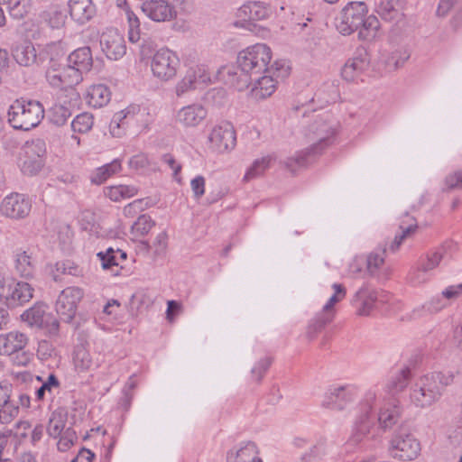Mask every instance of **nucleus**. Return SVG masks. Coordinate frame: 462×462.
Returning a JSON list of instances; mask_svg holds the SVG:
<instances>
[{
    "label": "nucleus",
    "mask_w": 462,
    "mask_h": 462,
    "mask_svg": "<svg viewBox=\"0 0 462 462\" xmlns=\"http://www.w3.org/2000/svg\"><path fill=\"white\" fill-rule=\"evenodd\" d=\"M332 289L334 290V294L328 299L310 325V328H312L315 332L320 331L326 325L333 320L335 316V304L341 301L346 297V290L342 284L333 283Z\"/></svg>",
    "instance_id": "17"
},
{
    "label": "nucleus",
    "mask_w": 462,
    "mask_h": 462,
    "mask_svg": "<svg viewBox=\"0 0 462 462\" xmlns=\"http://www.w3.org/2000/svg\"><path fill=\"white\" fill-rule=\"evenodd\" d=\"M211 81L208 67L196 65L189 67L184 77L177 82L174 90L177 97H181L196 88L198 82L208 83Z\"/></svg>",
    "instance_id": "18"
},
{
    "label": "nucleus",
    "mask_w": 462,
    "mask_h": 462,
    "mask_svg": "<svg viewBox=\"0 0 462 462\" xmlns=\"http://www.w3.org/2000/svg\"><path fill=\"white\" fill-rule=\"evenodd\" d=\"M440 253L428 254L424 258L418 261L416 267L410 273V281L413 285H418L428 282L430 279V273L441 262Z\"/></svg>",
    "instance_id": "22"
},
{
    "label": "nucleus",
    "mask_w": 462,
    "mask_h": 462,
    "mask_svg": "<svg viewBox=\"0 0 462 462\" xmlns=\"http://www.w3.org/2000/svg\"><path fill=\"white\" fill-rule=\"evenodd\" d=\"M446 302L449 304L450 301L458 299L462 295V282L459 284L448 286L441 291Z\"/></svg>",
    "instance_id": "61"
},
{
    "label": "nucleus",
    "mask_w": 462,
    "mask_h": 462,
    "mask_svg": "<svg viewBox=\"0 0 462 462\" xmlns=\"http://www.w3.org/2000/svg\"><path fill=\"white\" fill-rule=\"evenodd\" d=\"M33 296V288L26 282H13L8 284L0 297L5 299V304L15 308L28 302Z\"/></svg>",
    "instance_id": "20"
},
{
    "label": "nucleus",
    "mask_w": 462,
    "mask_h": 462,
    "mask_svg": "<svg viewBox=\"0 0 462 462\" xmlns=\"http://www.w3.org/2000/svg\"><path fill=\"white\" fill-rule=\"evenodd\" d=\"M359 388L356 384H333L324 393L321 406L336 411L346 410L356 400Z\"/></svg>",
    "instance_id": "8"
},
{
    "label": "nucleus",
    "mask_w": 462,
    "mask_h": 462,
    "mask_svg": "<svg viewBox=\"0 0 462 462\" xmlns=\"http://www.w3.org/2000/svg\"><path fill=\"white\" fill-rule=\"evenodd\" d=\"M72 361L76 371L87 372L99 366L85 345H77L73 351Z\"/></svg>",
    "instance_id": "35"
},
{
    "label": "nucleus",
    "mask_w": 462,
    "mask_h": 462,
    "mask_svg": "<svg viewBox=\"0 0 462 462\" xmlns=\"http://www.w3.org/2000/svg\"><path fill=\"white\" fill-rule=\"evenodd\" d=\"M121 161L116 159L109 163L98 167L91 176V181L96 184H101L108 178L121 171Z\"/></svg>",
    "instance_id": "44"
},
{
    "label": "nucleus",
    "mask_w": 462,
    "mask_h": 462,
    "mask_svg": "<svg viewBox=\"0 0 462 462\" xmlns=\"http://www.w3.org/2000/svg\"><path fill=\"white\" fill-rule=\"evenodd\" d=\"M87 98L89 106L96 108L102 107L110 101L111 93L103 84L94 85L88 88Z\"/></svg>",
    "instance_id": "40"
},
{
    "label": "nucleus",
    "mask_w": 462,
    "mask_h": 462,
    "mask_svg": "<svg viewBox=\"0 0 462 462\" xmlns=\"http://www.w3.org/2000/svg\"><path fill=\"white\" fill-rule=\"evenodd\" d=\"M104 193L111 200L119 201L134 197L137 193V189L134 186L116 185L106 187Z\"/></svg>",
    "instance_id": "45"
},
{
    "label": "nucleus",
    "mask_w": 462,
    "mask_h": 462,
    "mask_svg": "<svg viewBox=\"0 0 462 462\" xmlns=\"http://www.w3.org/2000/svg\"><path fill=\"white\" fill-rule=\"evenodd\" d=\"M69 13L78 24H85L96 14V6L92 0H69Z\"/></svg>",
    "instance_id": "28"
},
{
    "label": "nucleus",
    "mask_w": 462,
    "mask_h": 462,
    "mask_svg": "<svg viewBox=\"0 0 462 462\" xmlns=\"http://www.w3.org/2000/svg\"><path fill=\"white\" fill-rule=\"evenodd\" d=\"M155 222L148 215H141L131 226V235L138 239L146 236L154 226Z\"/></svg>",
    "instance_id": "50"
},
{
    "label": "nucleus",
    "mask_w": 462,
    "mask_h": 462,
    "mask_svg": "<svg viewBox=\"0 0 462 462\" xmlns=\"http://www.w3.org/2000/svg\"><path fill=\"white\" fill-rule=\"evenodd\" d=\"M145 115L144 111L141 112L140 108L135 106L128 107L125 110L116 113L109 125L110 134L114 137H121L125 134L126 126L134 116H136V120H138L139 117H143Z\"/></svg>",
    "instance_id": "26"
},
{
    "label": "nucleus",
    "mask_w": 462,
    "mask_h": 462,
    "mask_svg": "<svg viewBox=\"0 0 462 462\" xmlns=\"http://www.w3.org/2000/svg\"><path fill=\"white\" fill-rule=\"evenodd\" d=\"M5 5L10 15L15 19L23 18L30 11L29 0H0Z\"/></svg>",
    "instance_id": "48"
},
{
    "label": "nucleus",
    "mask_w": 462,
    "mask_h": 462,
    "mask_svg": "<svg viewBox=\"0 0 462 462\" xmlns=\"http://www.w3.org/2000/svg\"><path fill=\"white\" fill-rule=\"evenodd\" d=\"M60 386V382L58 378L54 374H50L45 382L42 383V385L35 390V397L37 401H42L44 399L46 393L50 394L52 393L54 389H58Z\"/></svg>",
    "instance_id": "55"
},
{
    "label": "nucleus",
    "mask_w": 462,
    "mask_h": 462,
    "mask_svg": "<svg viewBox=\"0 0 462 462\" xmlns=\"http://www.w3.org/2000/svg\"><path fill=\"white\" fill-rule=\"evenodd\" d=\"M383 397L381 389L377 386H373L367 389L361 400L358 402V414L366 415L367 417H373V412L376 409L379 410L380 406L387 402Z\"/></svg>",
    "instance_id": "27"
},
{
    "label": "nucleus",
    "mask_w": 462,
    "mask_h": 462,
    "mask_svg": "<svg viewBox=\"0 0 462 462\" xmlns=\"http://www.w3.org/2000/svg\"><path fill=\"white\" fill-rule=\"evenodd\" d=\"M448 306V303L446 302V300L443 298L442 294H438L431 297L429 300H427L421 306L415 308L411 312L412 319H418L423 316L425 313H437L441 310L445 309Z\"/></svg>",
    "instance_id": "39"
},
{
    "label": "nucleus",
    "mask_w": 462,
    "mask_h": 462,
    "mask_svg": "<svg viewBox=\"0 0 462 462\" xmlns=\"http://www.w3.org/2000/svg\"><path fill=\"white\" fill-rule=\"evenodd\" d=\"M8 122L17 130L29 131L44 117V108L36 100L16 99L8 108Z\"/></svg>",
    "instance_id": "4"
},
{
    "label": "nucleus",
    "mask_w": 462,
    "mask_h": 462,
    "mask_svg": "<svg viewBox=\"0 0 462 462\" xmlns=\"http://www.w3.org/2000/svg\"><path fill=\"white\" fill-rule=\"evenodd\" d=\"M142 12L152 21L162 23L176 16L174 6L167 0H146L142 3Z\"/></svg>",
    "instance_id": "21"
},
{
    "label": "nucleus",
    "mask_w": 462,
    "mask_h": 462,
    "mask_svg": "<svg viewBox=\"0 0 462 462\" xmlns=\"http://www.w3.org/2000/svg\"><path fill=\"white\" fill-rule=\"evenodd\" d=\"M367 13L368 8L365 2H349L337 18V29L343 35H349L359 30V38L374 39L380 27V23L376 16H367Z\"/></svg>",
    "instance_id": "2"
},
{
    "label": "nucleus",
    "mask_w": 462,
    "mask_h": 462,
    "mask_svg": "<svg viewBox=\"0 0 462 462\" xmlns=\"http://www.w3.org/2000/svg\"><path fill=\"white\" fill-rule=\"evenodd\" d=\"M22 319L31 328H41L50 337H56L60 331V322L48 311L44 303H36L21 315Z\"/></svg>",
    "instance_id": "10"
},
{
    "label": "nucleus",
    "mask_w": 462,
    "mask_h": 462,
    "mask_svg": "<svg viewBox=\"0 0 462 462\" xmlns=\"http://www.w3.org/2000/svg\"><path fill=\"white\" fill-rule=\"evenodd\" d=\"M393 456L402 461L416 459L421 450L420 441L411 433H397L391 440Z\"/></svg>",
    "instance_id": "13"
},
{
    "label": "nucleus",
    "mask_w": 462,
    "mask_h": 462,
    "mask_svg": "<svg viewBox=\"0 0 462 462\" xmlns=\"http://www.w3.org/2000/svg\"><path fill=\"white\" fill-rule=\"evenodd\" d=\"M210 148L217 152H225L235 148L236 136L234 126L228 122L216 125L209 134Z\"/></svg>",
    "instance_id": "15"
},
{
    "label": "nucleus",
    "mask_w": 462,
    "mask_h": 462,
    "mask_svg": "<svg viewBox=\"0 0 462 462\" xmlns=\"http://www.w3.org/2000/svg\"><path fill=\"white\" fill-rule=\"evenodd\" d=\"M314 156L313 152L308 147L297 152L295 155L287 158L284 162V166L288 171L294 172L298 169L304 167L310 159Z\"/></svg>",
    "instance_id": "49"
},
{
    "label": "nucleus",
    "mask_w": 462,
    "mask_h": 462,
    "mask_svg": "<svg viewBox=\"0 0 462 462\" xmlns=\"http://www.w3.org/2000/svg\"><path fill=\"white\" fill-rule=\"evenodd\" d=\"M143 200L135 199L124 208L123 213L126 217H134L138 212L143 210Z\"/></svg>",
    "instance_id": "63"
},
{
    "label": "nucleus",
    "mask_w": 462,
    "mask_h": 462,
    "mask_svg": "<svg viewBox=\"0 0 462 462\" xmlns=\"http://www.w3.org/2000/svg\"><path fill=\"white\" fill-rule=\"evenodd\" d=\"M289 69L284 61L276 60L262 75L249 79V85L253 84L252 97L262 100L271 97L276 90L278 79L287 77Z\"/></svg>",
    "instance_id": "6"
},
{
    "label": "nucleus",
    "mask_w": 462,
    "mask_h": 462,
    "mask_svg": "<svg viewBox=\"0 0 462 462\" xmlns=\"http://www.w3.org/2000/svg\"><path fill=\"white\" fill-rule=\"evenodd\" d=\"M452 372H432L417 378L410 387V402L416 408L427 409L438 402L446 388L454 383Z\"/></svg>",
    "instance_id": "3"
},
{
    "label": "nucleus",
    "mask_w": 462,
    "mask_h": 462,
    "mask_svg": "<svg viewBox=\"0 0 462 462\" xmlns=\"http://www.w3.org/2000/svg\"><path fill=\"white\" fill-rule=\"evenodd\" d=\"M94 124L93 116L89 113H82L78 115L71 122V128L73 132L87 133L88 132Z\"/></svg>",
    "instance_id": "54"
},
{
    "label": "nucleus",
    "mask_w": 462,
    "mask_h": 462,
    "mask_svg": "<svg viewBox=\"0 0 462 462\" xmlns=\"http://www.w3.org/2000/svg\"><path fill=\"white\" fill-rule=\"evenodd\" d=\"M270 14L271 9L264 2L253 1L244 4L236 15L243 21H260L267 18Z\"/></svg>",
    "instance_id": "31"
},
{
    "label": "nucleus",
    "mask_w": 462,
    "mask_h": 462,
    "mask_svg": "<svg viewBox=\"0 0 462 462\" xmlns=\"http://www.w3.org/2000/svg\"><path fill=\"white\" fill-rule=\"evenodd\" d=\"M375 12L383 21L399 24L404 20L403 0H380Z\"/></svg>",
    "instance_id": "23"
},
{
    "label": "nucleus",
    "mask_w": 462,
    "mask_h": 462,
    "mask_svg": "<svg viewBox=\"0 0 462 462\" xmlns=\"http://www.w3.org/2000/svg\"><path fill=\"white\" fill-rule=\"evenodd\" d=\"M336 122L328 114L318 115L305 129V136L311 143L309 147L314 155L321 153L328 148L336 133Z\"/></svg>",
    "instance_id": "5"
},
{
    "label": "nucleus",
    "mask_w": 462,
    "mask_h": 462,
    "mask_svg": "<svg viewBox=\"0 0 462 462\" xmlns=\"http://www.w3.org/2000/svg\"><path fill=\"white\" fill-rule=\"evenodd\" d=\"M70 116V109L60 104L54 105L49 112L50 121L58 126L63 125Z\"/></svg>",
    "instance_id": "52"
},
{
    "label": "nucleus",
    "mask_w": 462,
    "mask_h": 462,
    "mask_svg": "<svg viewBox=\"0 0 462 462\" xmlns=\"http://www.w3.org/2000/svg\"><path fill=\"white\" fill-rule=\"evenodd\" d=\"M272 364V359L269 357L261 359L252 369V374L256 377L257 381H261L264 373L268 370Z\"/></svg>",
    "instance_id": "62"
},
{
    "label": "nucleus",
    "mask_w": 462,
    "mask_h": 462,
    "mask_svg": "<svg viewBox=\"0 0 462 462\" xmlns=\"http://www.w3.org/2000/svg\"><path fill=\"white\" fill-rule=\"evenodd\" d=\"M410 377L411 370L408 367L394 371L384 384V392L392 396L402 393L407 387Z\"/></svg>",
    "instance_id": "34"
},
{
    "label": "nucleus",
    "mask_w": 462,
    "mask_h": 462,
    "mask_svg": "<svg viewBox=\"0 0 462 462\" xmlns=\"http://www.w3.org/2000/svg\"><path fill=\"white\" fill-rule=\"evenodd\" d=\"M19 413V405L14 399L0 405V423L9 424Z\"/></svg>",
    "instance_id": "53"
},
{
    "label": "nucleus",
    "mask_w": 462,
    "mask_h": 462,
    "mask_svg": "<svg viewBox=\"0 0 462 462\" xmlns=\"http://www.w3.org/2000/svg\"><path fill=\"white\" fill-rule=\"evenodd\" d=\"M28 341V336L18 330L0 334V355L12 356L16 354L14 363L17 365L25 366L30 361L29 356L23 352Z\"/></svg>",
    "instance_id": "12"
},
{
    "label": "nucleus",
    "mask_w": 462,
    "mask_h": 462,
    "mask_svg": "<svg viewBox=\"0 0 462 462\" xmlns=\"http://www.w3.org/2000/svg\"><path fill=\"white\" fill-rule=\"evenodd\" d=\"M116 5L124 12L128 23V39L131 42L136 43L141 39L140 20L131 10L126 0H116Z\"/></svg>",
    "instance_id": "36"
},
{
    "label": "nucleus",
    "mask_w": 462,
    "mask_h": 462,
    "mask_svg": "<svg viewBox=\"0 0 462 462\" xmlns=\"http://www.w3.org/2000/svg\"><path fill=\"white\" fill-rule=\"evenodd\" d=\"M14 269L20 277L30 279L35 272V262L31 254L23 249L14 252Z\"/></svg>",
    "instance_id": "33"
},
{
    "label": "nucleus",
    "mask_w": 462,
    "mask_h": 462,
    "mask_svg": "<svg viewBox=\"0 0 462 462\" xmlns=\"http://www.w3.org/2000/svg\"><path fill=\"white\" fill-rule=\"evenodd\" d=\"M234 457L235 462H263L258 457L257 448L253 442H246L236 451H230L228 459Z\"/></svg>",
    "instance_id": "41"
},
{
    "label": "nucleus",
    "mask_w": 462,
    "mask_h": 462,
    "mask_svg": "<svg viewBox=\"0 0 462 462\" xmlns=\"http://www.w3.org/2000/svg\"><path fill=\"white\" fill-rule=\"evenodd\" d=\"M93 64L92 54L89 47H82L72 51L67 58L66 68H71L82 78L83 73L90 70Z\"/></svg>",
    "instance_id": "29"
},
{
    "label": "nucleus",
    "mask_w": 462,
    "mask_h": 462,
    "mask_svg": "<svg viewBox=\"0 0 462 462\" xmlns=\"http://www.w3.org/2000/svg\"><path fill=\"white\" fill-rule=\"evenodd\" d=\"M180 66L179 56L168 48L158 50L151 60L152 73L161 82H168L174 79Z\"/></svg>",
    "instance_id": "9"
},
{
    "label": "nucleus",
    "mask_w": 462,
    "mask_h": 462,
    "mask_svg": "<svg viewBox=\"0 0 462 462\" xmlns=\"http://www.w3.org/2000/svg\"><path fill=\"white\" fill-rule=\"evenodd\" d=\"M97 256L100 260L103 269H110L112 266L119 265V262L116 261V250L111 247L107 248L106 252L97 253Z\"/></svg>",
    "instance_id": "58"
},
{
    "label": "nucleus",
    "mask_w": 462,
    "mask_h": 462,
    "mask_svg": "<svg viewBox=\"0 0 462 462\" xmlns=\"http://www.w3.org/2000/svg\"><path fill=\"white\" fill-rule=\"evenodd\" d=\"M42 17L52 29H60L66 23L67 14L60 6L51 5L42 13Z\"/></svg>",
    "instance_id": "42"
},
{
    "label": "nucleus",
    "mask_w": 462,
    "mask_h": 462,
    "mask_svg": "<svg viewBox=\"0 0 462 462\" xmlns=\"http://www.w3.org/2000/svg\"><path fill=\"white\" fill-rule=\"evenodd\" d=\"M13 56L18 64L25 67L39 63L42 60L41 56H37L36 50L30 42L18 44L13 51Z\"/></svg>",
    "instance_id": "37"
},
{
    "label": "nucleus",
    "mask_w": 462,
    "mask_h": 462,
    "mask_svg": "<svg viewBox=\"0 0 462 462\" xmlns=\"http://www.w3.org/2000/svg\"><path fill=\"white\" fill-rule=\"evenodd\" d=\"M208 115L207 109L200 104H192L180 108L176 115V121L184 127L198 126Z\"/></svg>",
    "instance_id": "25"
},
{
    "label": "nucleus",
    "mask_w": 462,
    "mask_h": 462,
    "mask_svg": "<svg viewBox=\"0 0 462 462\" xmlns=\"http://www.w3.org/2000/svg\"><path fill=\"white\" fill-rule=\"evenodd\" d=\"M32 209L31 199L21 193H11L3 199L0 211L1 213L13 219H21L26 217Z\"/></svg>",
    "instance_id": "16"
},
{
    "label": "nucleus",
    "mask_w": 462,
    "mask_h": 462,
    "mask_svg": "<svg viewBox=\"0 0 462 462\" xmlns=\"http://www.w3.org/2000/svg\"><path fill=\"white\" fill-rule=\"evenodd\" d=\"M67 420V414L61 411H53L49 420L47 432L50 437L57 439L64 432Z\"/></svg>",
    "instance_id": "47"
},
{
    "label": "nucleus",
    "mask_w": 462,
    "mask_h": 462,
    "mask_svg": "<svg viewBox=\"0 0 462 462\" xmlns=\"http://www.w3.org/2000/svg\"><path fill=\"white\" fill-rule=\"evenodd\" d=\"M410 53L406 50H397L392 52L383 61L386 71L390 72L402 67L409 59Z\"/></svg>",
    "instance_id": "51"
},
{
    "label": "nucleus",
    "mask_w": 462,
    "mask_h": 462,
    "mask_svg": "<svg viewBox=\"0 0 462 462\" xmlns=\"http://www.w3.org/2000/svg\"><path fill=\"white\" fill-rule=\"evenodd\" d=\"M377 300V292L368 287L363 285L355 294L354 300L360 301L361 306L357 310L360 316H368L374 308V304Z\"/></svg>",
    "instance_id": "38"
},
{
    "label": "nucleus",
    "mask_w": 462,
    "mask_h": 462,
    "mask_svg": "<svg viewBox=\"0 0 462 462\" xmlns=\"http://www.w3.org/2000/svg\"><path fill=\"white\" fill-rule=\"evenodd\" d=\"M374 425V420L373 417L357 413L352 426L347 444L350 446H357L362 443L370 434Z\"/></svg>",
    "instance_id": "30"
},
{
    "label": "nucleus",
    "mask_w": 462,
    "mask_h": 462,
    "mask_svg": "<svg viewBox=\"0 0 462 462\" xmlns=\"http://www.w3.org/2000/svg\"><path fill=\"white\" fill-rule=\"evenodd\" d=\"M83 291L79 287H67L60 291L55 304V310L61 320L70 322L77 312L78 303L83 298Z\"/></svg>",
    "instance_id": "14"
},
{
    "label": "nucleus",
    "mask_w": 462,
    "mask_h": 462,
    "mask_svg": "<svg viewBox=\"0 0 462 462\" xmlns=\"http://www.w3.org/2000/svg\"><path fill=\"white\" fill-rule=\"evenodd\" d=\"M190 187L195 198L199 199L205 193V179L203 176H197L190 181Z\"/></svg>",
    "instance_id": "64"
},
{
    "label": "nucleus",
    "mask_w": 462,
    "mask_h": 462,
    "mask_svg": "<svg viewBox=\"0 0 462 462\" xmlns=\"http://www.w3.org/2000/svg\"><path fill=\"white\" fill-rule=\"evenodd\" d=\"M384 254L385 249L369 254L367 258V268L371 273L378 269L383 263Z\"/></svg>",
    "instance_id": "60"
},
{
    "label": "nucleus",
    "mask_w": 462,
    "mask_h": 462,
    "mask_svg": "<svg viewBox=\"0 0 462 462\" xmlns=\"http://www.w3.org/2000/svg\"><path fill=\"white\" fill-rule=\"evenodd\" d=\"M445 189H462V169L457 170L448 175L444 180Z\"/></svg>",
    "instance_id": "59"
},
{
    "label": "nucleus",
    "mask_w": 462,
    "mask_h": 462,
    "mask_svg": "<svg viewBox=\"0 0 462 462\" xmlns=\"http://www.w3.org/2000/svg\"><path fill=\"white\" fill-rule=\"evenodd\" d=\"M401 234L396 235L392 244V249L396 250L399 248L402 241L417 229L416 220L409 214H405L404 219L400 224Z\"/></svg>",
    "instance_id": "46"
},
{
    "label": "nucleus",
    "mask_w": 462,
    "mask_h": 462,
    "mask_svg": "<svg viewBox=\"0 0 462 462\" xmlns=\"http://www.w3.org/2000/svg\"><path fill=\"white\" fill-rule=\"evenodd\" d=\"M23 154L21 162L23 173L30 176L38 174L45 165L47 155L45 141L40 138L27 141L23 147Z\"/></svg>",
    "instance_id": "11"
},
{
    "label": "nucleus",
    "mask_w": 462,
    "mask_h": 462,
    "mask_svg": "<svg viewBox=\"0 0 462 462\" xmlns=\"http://www.w3.org/2000/svg\"><path fill=\"white\" fill-rule=\"evenodd\" d=\"M100 46L106 56L113 60H120L126 52L125 39L115 29H108L102 33Z\"/></svg>",
    "instance_id": "19"
},
{
    "label": "nucleus",
    "mask_w": 462,
    "mask_h": 462,
    "mask_svg": "<svg viewBox=\"0 0 462 462\" xmlns=\"http://www.w3.org/2000/svg\"><path fill=\"white\" fill-rule=\"evenodd\" d=\"M401 415V409L397 404V402L393 399H390L387 402L380 406L377 420L380 427L386 430L392 429L399 420Z\"/></svg>",
    "instance_id": "32"
},
{
    "label": "nucleus",
    "mask_w": 462,
    "mask_h": 462,
    "mask_svg": "<svg viewBox=\"0 0 462 462\" xmlns=\"http://www.w3.org/2000/svg\"><path fill=\"white\" fill-rule=\"evenodd\" d=\"M60 439L57 443L58 449L61 452H65L78 439L76 432L71 428H67L63 433L59 437Z\"/></svg>",
    "instance_id": "57"
},
{
    "label": "nucleus",
    "mask_w": 462,
    "mask_h": 462,
    "mask_svg": "<svg viewBox=\"0 0 462 462\" xmlns=\"http://www.w3.org/2000/svg\"><path fill=\"white\" fill-rule=\"evenodd\" d=\"M369 59L365 51H360L348 59L341 69V76L346 81L356 80L368 68Z\"/></svg>",
    "instance_id": "24"
},
{
    "label": "nucleus",
    "mask_w": 462,
    "mask_h": 462,
    "mask_svg": "<svg viewBox=\"0 0 462 462\" xmlns=\"http://www.w3.org/2000/svg\"><path fill=\"white\" fill-rule=\"evenodd\" d=\"M47 53L52 55L55 52V57H51V65L46 71V80L48 83L57 88H66L79 84L82 81V78H79V74L73 70L71 68L62 69L57 68L58 64L55 62V58L63 55L60 42H53L46 47Z\"/></svg>",
    "instance_id": "7"
},
{
    "label": "nucleus",
    "mask_w": 462,
    "mask_h": 462,
    "mask_svg": "<svg viewBox=\"0 0 462 462\" xmlns=\"http://www.w3.org/2000/svg\"><path fill=\"white\" fill-rule=\"evenodd\" d=\"M271 60L270 47L264 43H256L239 51L237 64L240 74L234 66L223 67L218 74L226 84L241 91L249 86V79L262 75L270 69Z\"/></svg>",
    "instance_id": "1"
},
{
    "label": "nucleus",
    "mask_w": 462,
    "mask_h": 462,
    "mask_svg": "<svg viewBox=\"0 0 462 462\" xmlns=\"http://www.w3.org/2000/svg\"><path fill=\"white\" fill-rule=\"evenodd\" d=\"M56 271L62 274H69L72 276H81L83 269L70 260L58 262L55 264Z\"/></svg>",
    "instance_id": "56"
},
{
    "label": "nucleus",
    "mask_w": 462,
    "mask_h": 462,
    "mask_svg": "<svg viewBox=\"0 0 462 462\" xmlns=\"http://www.w3.org/2000/svg\"><path fill=\"white\" fill-rule=\"evenodd\" d=\"M275 160V154H268L266 156L254 160L252 165L246 171L244 179L245 180H250L252 179L261 176L267 169L270 168L272 162H274Z\"/></svg>",
    "instance_id": "43"
}]
</instances>
